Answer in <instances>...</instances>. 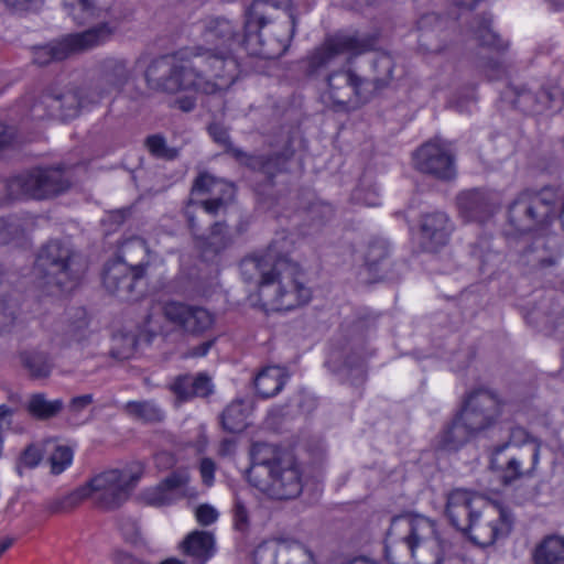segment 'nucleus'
Listing matches in <instances>:
<instances>
[{
    "label": "nucleus",
    "mask_w": 564,
    "mask_h": 564,
    "mask_svg": "<svg viewBox=\"0 0 564 564\" xmlns=\"http://www.w3.org/2000/svg\"><path fill=\"white\" fill-rule=\"evenodd\" d=\"M55 47H56V44H52V45H47V46L37 48L35 52V55H34V62L36 64H39L40 66H44V65H47L52 61H62L63 58H57V57L53 56L51 53L42 52V51L55 48Z\"/></svg>",
    "instance_id": "57"
},
{
    "label": "nucleus",
    "mask_w": 564,
    "mask_h": 564,
    "mask_svg": "<svg viewBox=\"0 0 564 564\" xmlns=\"http://www.w3.org/2000/svg\"><path fill=\"white\" fill-rule=\"evenodd\" d=\"M491 462V467L499 474L502 485L510 486L522 479H531L538 474V466L541 457V442L534 441L533 444L523 449L511 451L505 462Z\"/></svg>",
    "instance_id": "16"
},
{
    "label": "nucleus",
    "mask_w": 564,
    "mask_h": 564,
    "mask_svg": "<svg viewBox=\"0 0 564 564\" xmlns=\"http://www.w3.org/2000/svg\"><path fill=\"white\" fill-rule=\"evenodd\" d=\"M0 4L13 14H26L37 11L43 0H0Z\"/></svg>",
    "instance_id": "46"
},
{
    "label": "nucleus",
    "mask_w": 564,
    "mask_h": 564,
    "mask_svg": "<svg viewBox=\"0 0 564 564\" xmlns=\"http://www.w3.org/2000/svg\"><path fill=\"white\" fill-rule=\"evenodd\" d=\"M232 194V188L228 184L216 180L207 173L198 175L192 187V195H209L210 197L199 202L202 208L210 215H217V213L225 207L226 198Z\"/></svg>",
    "instance_id": "26"
},
{
    "label": "nucleus",
    "mask_w": 564,
    "mask_h": 564,
    "mask_svg": "<svg viewBox=\"0 0 564 564\" xmlns=\"http://www.w3.org/2000/svg\"><path fill=\"white\" fill-rule=\"evenodd\" d=\"M192 387H194L193 393L196 398H206L214 391L212 379L206 373L192 376Z\"/></svg>",
    "instance_id": "48"
},
{
    "label": "nucleus",
    "mask_w": 564,
    "mask_h": 564,
    "mask_svg": "<svg viewBox=\"0 0 564 564\" xmlns=\"http://www.w3.org/2000/svg\"><path fill=\"white\" fill-rule=\"evenodd\" d=\"M41 458H42V452L35 445H29L21 455L22 464L30 468L37 466Z\"/></svg>",
    "instance_id": "52"
},
{
    "label": "nucleus",
    "mask_w": 564,
    "mask_h": 564,
    "mask_svg": "<svg viewBox=\"0 0 564 564\" xmlns=\"http://www.w3.org/2000/svg\"><path fill=\"white\" fill-rule=\"evenodd\" d=\"M486 72L490 79H498L506 74V67L501 62L489 61L486 65Z\"/></svg>",
    "instance_id": "58"
},
{
    "label": "nucleus",
    "mask_w": 564,
    "mask_h": 564,
    "mask_svg": "<svg viewBox=\"0 0 564 564\" xmlns=\"http://www.w3.org/2000/svg\"><path fill=\"white\" fill-rule=\"evenodd\" d=\"M245 403L241 400L232 401L221 413V425L230 433H238L247 426Z\"/></svg>",
    "instance_id": "41"
},
{
    "label": "nucleus",
    "mask_w": 564,
    "mask_h": 564,
    "mask_svg": "<svg viewBox=\"0 0 564 564\" xmlns=\"http://www.w3.org/2000/svg\"><path fill=\"white\" fill-rule=\"evenodd\" d=\"M286 379L288 376L283 368L271 366L257 375L254 387L261 398L268 399L276 395L283 389Z\"/></svg>",
    "instance_id": "32"
},
{
    "label": "nucleus",
    "mask_w": 564,
    "mask_h": 564,
    "mask_svg": "<svg viewBox=\"0 0 564 564\" xmlns=\"http://www.w3.org/2000/svg\"><path fill=\"white\" fill-rule=\"evenodd\" d=\"M189 475L185 470H176L165 477L156 487L145 492L150 505H170L188 495Z\"/></svg>",
    "instance_id": "25"
},
{
    "label": "nucleus",
    "mask_w": 564,
    "mask_h": 564,
    "mask_svg": "<svg viewBox=\"0 0 564 564\" xmlns=\"http://www.w3.org/2000/svg\"><path fill=\"white\" fill-rule=\"evenodd\" d=\"M199 239L200 247L206 253L212 252L217 254L231 243L227 225L224 223H215L212 227L210 234L207 237H202Z\"/></svg>",
    "instance_id": "40"
},
{
    "label": "nucleus",
    "mask_w": 564,
    "mask_h": 564,
    "mask_svg": "<svg viewBox=\"0 0 564 564\" xmlns=\"http://www.w3.org/2000/svg\"><path fill=\"white\" fill-rule=\"evenodd\" d=\"M389 245L384 239L375 238L368 242L364 259L365 269L375 279L380 278L389 260Z\"/></svg>",
    "instance_id": "34"
},
{
    "label": "nucleus",
    "mask_w": 564,
    "mask_h": 564,
    "mask_svg": "<svg viewBox=\"0 0 564 564\" xmlns=\"http://www.w3.org/2000/svg\"><path fill=\"white\" fill-rule=\"evenodd\" d=\"M145 145L151 153L156 159H162L166 161L175 160L180 150L177 148H171L166 144L164 137L161 134H153L147 138Z\"/></svg>",
    "instance_id": "42"
},
{
    "label": "nucleus",
    "mask_w": 564,
    "mask_h": 564,
    "mask_svg": "<svg viewBox=\"0 0 564 564\" xmlns=\"http://www.w3.org/2000/svg\"><path fill=\"white\" fill-rule=\"evenodd\" d=\"M459 414L478 433L497 422L501 414V402L492 392L479 389L468 395Z\"/></svg>",
    "instance_id": "20"
},
{
    "label": "nucleus",
    "mask_w": 564,
    "mask_h": 564,
    "mask_svg": "<svg viewBox=\"0 0 564 564\" xmlns=\"http://www.w3.org/2000/svg\"><path fill=\"white\" fill-rule=\"evenodd\" d=\"M175 106L182 111H192L196 106V99L192 96L182 97L175 100Z\"/></svg>",
    "instance_id": "62"
},
{
    "label": "nucleus",
    "mask_w": 564,
    "mask_h": 564,
    "mask_svg": "<svg viewBox=\"0 0 564 564\" xmlns=\"http://www.w3.org/2000/svg\"><path fill=\"white\" fill-rule=\"evenodd\" d=\"M415 167L442 181L456 176L455 159L449 147L438 140L424 143L414 156Z\"/></svg>",
    "instance_id": "21"
},
{
    "label": "nucleus",
    "mask_w": 564,
    "mask_h": 564,
    "mask_svg": "<svg viewBox=\"0 0 564 564\" xmlns=\"http://www.w3.org/2000/svg\"><path fill=\"white\" fill-rule=\"evenodd\" d=\"M76 316V321L68 325L66 335L69 340L82 344L87 340L90 335L89 321L83 310H78Z\"/></svg>",
    "instance_id": "44"
},
{
    "label": "nucleus",
    "mask_w": 564,
    "mask_h": 564,
    "mask_svg": "<svg viewBox=\"0 0 564 564\" xmlns=\"http://www.w3.org/2000/svg\"><path fill=\"white\" fill-rule=\"evenodd\" d=\"M21 362L33 379L47 378L53 369V362L50 356L41 351L22 352Z\"/></svg>",
    "instance_id": "38"
},
{
    "label": "nucleus",
    "mask_w": 564,
    "mask_h": 564,
    "mask_svg": "<svg viewBox=\"0 0 564 564\" xmlns=\"http://www.w3.org/2000/svg\"><path fill=\"white\" fill-rule=\"evenodd\" d=\"M195 204L193 200H189L186 209H185V216L187 218V224H188V227L191 229V231L196 235V232L198 231V226L196 225V221H195V217L192 215L191 210H189V207Z\"/></svg>",
    "instance_id": "64"
},
{
    "label": "nucleus",
    "mask_w": 564,
    "mask_h": 564,
    "mask_svg": "<svg viewBox=\"0 0 564 564\" xmlns=\"http://www.w3.org/2000/svg\"><path fill=\"white\" fill-rule=\"evenodd\" d=\"M70 186V178L61 166L34 167L9 178L3 187L6 200L46 199Z\"/></svg>",
    "instance_id": "9"
},
{
    "label": "nucleus",
    "mask_w": 564,
    "mask_h": 564,
    "mask_svg": "<svg viewBox=\"0 0 564 564\" xmlns=\"http://www.w3.org/2000/svg\"><path fill=\"white\" fill-rule=\"evenodd\" d=\"M74 495L75 490L66 496L57 497L56 501L51 506V510L56 513L64 512L85 500V498H75Z\"/></svg>",
    "instance_id": "51"
},
{
    "label": "nucleus",
    "mask_w": 564,
    "mask_h": 564,
    "mask_svg": "<svg viewBox=\"0 0 564 564\" xmlns=\"http://www.w3.org/2000/svg\"><path fill=\"white\" fill-rule=\"evenodd\" d=\"M180 549L191 564H206L215 554V536L207 531H193L182 541Z\"/></svg>",
    "instance_id": "27"
},
{
    "label": "nucleus",
    "mask_w": 564,
    "mask_h": 564,
    "mask_svg": "<svg viewBox=\"0 0 564 564\" xmlns=\"http://www.w3.org/2000/svg\"><path fill=\"white\" fill-rule=\"evenodd\" d=\"M486 502L474 491L456 488L446 496L445 516L455 529L464 532L467 527H470V522L475 521L476 514Z\"/></svg>",
    "instance_id": "23"
},
{
    "label": "nucleus",
    "mask_w": 564,
    "mask_h": 564,
    "mask_svg": "<svg viewBox=\"0 0 564 564\" xmlns=\"http://www.w3.org/2000/svg\"><path fill=\"white\" fill-rule=\"evenodd\" d=\"M141 476L142 467L139 464L104 470L77 488L74 497L89 499L102 510H115L128 500Z\"/></svg>",
    "instance_id": "7"
},
{
    "label": "nucleus",
    "mask_w": 564,
    "mask_h": 564,
    "mask_svg": "<svg viewBox=\"0 0 564 564\" xmlns=\"http://www.w3.org/2000/svg\"><path fill=\"white\" fill-rule=\"evenodd\" d=\"M72 460L73 451L70 447L56 446L50 458L52 473L56 475L63 473L72 464Z\"/></svg>",
    "instance_id": "45"
},
{
    "label": "nucleus",
    "mask_w": 564,
    "mask_h": 564,
    "mask_svg": "<svg viewBox=\"0 0 564 564\" xmlns=\"http://www.w3.org/2000/svg\"><path fill=\"white\" fill-rule=\"evenodd\" d=\"M120 530L127 541L134 543L139 536L138 524L132 520L120 522Z\"/></svg>",
    "instance_id": "56"
},
{
    "label": "nucleus",
    "mask_w": 564,
    "mask_h": 564,
    "mask_svg": "<svg viewBox=\"0 0 564 564\" xmlns=\"http://www.w3.org/2000/svg\"><path fill=\"white\" fill-rule=\"evenodd\" d=\"M234 525L240 532H245L249 528V514L240 500H236L234 506Z\"/></svg>",
    "instance_id": "50"
},
{
    "label": "nucleus",
    "mask_w": 564,
    "mask_h": 564,
    "mask_svg": "<svg viewBox=\"0 0 564 564\" xmlns=\"http://www.w3.org/2000/svg\"><path fill=\"white\" fill-rule=\"evenodd\" d=\"M561 257V238L549 228L535 231L530 242L520 252L521 263L532 269L556 265Z\"/></svg>",
    "instance_id": "22"
},
{
    "label": "nucleus",
    "mask_w": 564,
    "mask_h": 564,
    "mask_svg": "<svg viewBox=\"0 0 564 564\" xmlns=\"http://www.w3.org/2000/svg\"><path fill=\"white\" fill-rule=\"evenodd\" d=\"M215 340H207L202 344H199L196 347L192 348L191 356L192 357H204L208 354L209 349L214 345Z\"/></svg>",
    "instance_id": "63"
},
{
    "label": "nucleus",
    "mask_w": 564,
    "mask_h": 564,
    "mask_svg": "<svg viewBox=\"0 0 564 564\" xmlns=\"http://www.w3.org/2000/svg\"><path fill=\"white\" fill-rule=\"evenodd\" d=\"M215 463L210 458H203L199 465V473L203 479V482L206 486H212L215 479Z\"/></svg>",
    "instance_id": "53"
},
{
    "label": "nucleus",
    "mask_w": 564,
    "mask_h": 564,
    "mask_svg": "<svg viewBox=\"0 0 564 564\" xmlns=\"http://www.w3.org/2000/svg\"><path fill=\"white\" fill-rule=\"evenodd\" d=\"M200 35L206 45L181 48L148 66L145 79L152 89L167 94L193 90L209 95L232 85L238 64L230 55L231 47L236 44L249 46L251 41L257 42L256 34L247 37L245 32L241 35L237 24L217 17L202 22Z\"/></svg>",
    "instance_id": "1"
},
{
    "label": "nucleus",
    "mask_w": 564,
    "mask_h": 564,
    "mask_svg": "<svg viewBox=\"0 0 564 564\" xmlns=\"http://www.w3.org/2000/svg\"><path fill=\"white\" fill-rule=\"evenodd\" d=\"M208 132L213 140L218 144L225 147L226 152L231 154L238 162L246 158V152L239 148L234 147L230 141L228 130L219 123H212L208 127Z\"/></svg>",
    "instance_id": "43"
},
{
    "label": "nucleus",
    "mask_w": 564,
    "mask_h": 564,
    "mask_svg": "<svg viewBox=\"0 0 564 564\" xmlns=\"http://www.w3.org/2000/svg\"><path fill=\"white\" fill-rule=\"evenodd\" d=\"M131 69L127 61L109 58L104 63L102 82L108 87L107 94L111 90H121L131 78Z\"/></svg>",
    "instance_id": "35"
},
{
    "label": "nucleus",
    "mask_w": 564,
    "mask_h": 564,
    "mask_svg": "<svg viewBox=\"0 0 564 564\" xmlns=\"http://www.w3.org/2000/svg\"><path fill=\"white\" fill-rule=\"evenodd\" d=\"M251 459L247 479L269 498L288 500L302 492L303 473L292 454L272 444L256 443L251 449Z\"/></svg>",
    "instance_id": "4"
},
{
    "label": "nucleus",
    "mask_w": 564,
    "mask_h": 564,
    "mask_svg": "<svg viewBox=\"0 0 564 564\" xmlns=\"http://www.w3.org/2000/svg\"><path fill=\"white\" fill-rule=\"evenodd\" d=\"M536 438L532 437L530 433L521 426H512L509 432L508 441L499 444L492 449V463L498 460L507 449L517 451L530 447Z\"/></svg>",
    "instance_id": "39"
},
{
    "label": "nucleus",
    "mask_w": 564,
    "mask_h": 564,
    "mask_svg": "<svg viewBox=\"0 0 564 564\" xmlns=\"http://www.w3.org/2000/svg\"><path fill=\"white\" fill-rule=\"evenodd\" d=\"M343 366L347 369H356L358 373L361 376V378H365V369L362 367V360L359 356L352 355L348 356L344 362Z\"/></svg>",
    "instance_id": "59"
},
{
    "label": "nucleus",
    "mask_w": 564,
    "mask_h": 564,
    "mask_svg": "<svg viewBox=\"0 0 564 564\" xmlns=\"http://www.w3.org/2000/svg\"><path fill=\"white\" fill-rule=\"evenodd\" d=\"M145 265H129L124 261L111 259L104 265L101 279L106 291L120 300H130L145 279Z\"/></svg>",
    "instance_id": "17"
},
{
    "label": "nucleus",
    "mask_w": 564,
    "mask_h": 564,
    "mask_svg": "<svg viewBox=\"0 0 564 564\" xmlns=\"http://www.w3.org/2000/svg\"><path fill=\"white\" fill-rule=\"evenodd\" d=\"M354 199L367 206H378L380 204L379 196L375 191L365 193L362 188H357L354 192Z\"/></svg>",
    "instance_id": "55"
},
{
    "label": "nucleus",
    "mask_w": 564,
    "mask_h": 564,
    "mask_svg": "<svg viewBox=\"0 0 564 564\" xmlns=\"http://www.w3.org/2000/svg\"><path fill=\"white\" fill-rule=\"evenodd\" d=\"M68 15L77 24H93L89 29L68 34L56 43L55 48L43 51L57 58H66L70 53L99 46L110 40L122 11L117 0H63Z\"/></svg>",
    "instance_id": "3"
},
{
    "label": "nucleus",
    "mask_w": 564,
    "mask_h": 564,
    "mask_svg": "<svg viewBox=\"0 0 564 564\" xmlns=\"http://www.w3.org/2000/svg\"><path fill=\"white\" fill-rule=\"evenodd\" d=\"M477 432L471 430L458 413L452 423L438 436V446L445 451H457L465 445Z\"/></svg>",
    "instance_id": "30"
},
{
    "label": "nucleus",
    "mask_w": 564,
    "mask_h": 564,
    "mask_svg": "<svg viewBox=\"0 0 564 564\" xmlns=\"http://www.w3.org/2000/svg\"><path fill=\"white\" fill-rule=\"evenodd\" d=\"M455 229L449 216L440 210L426 213L420 219L421 246L429 252H436L446 246Z\"/></svg>",
    "instance_id": "24"
},
{
    "label": "nucleus",
    "mask_w": 564,
    "mask_h": 564,
    "mask_svg": "<svg viewBox=\"0 0 564 564\" xmlns=\"http://www.w3.org/2000/svg\"><path fill=\"white\" fill-rule=\"evenodd\" d=\"M94 402L93 394H83L78 397H74L68 405V410L74 413L78 414L84 409H86L88 405H90Z\"/></svg>",
    "instance_id": "54"
},
{
    "label": "nucleus",
    "mask_w": 564,
    "mask_h": 564,
    "mask_svg": "<svg viewBox=\"0 0 564 564\" xmlns=\"http://www.w3.org/2000/svg\"><path fill=\"white\" fill-rule=\"evenodd\" d=\"M245 263L252 264L260 274L257 295L265 312L290 311L310 301L311 291L304 285L301 268L289 258L269 249Z\"/></svg>",
    "instance_id": "2"
},
{
    "label": "nucleus",
    "mask_w": 564,
    "mask_h": 564,
    "mask_svg": "<svg viewBox=\"0 0 564 564\" xmlns=\"http://www.w3.org/2000/svg\"><path fill=\"white\" fill-rule=\"evenodd\" d=\"M161 310L166 321L193 336L206 334L216 322L214 313L199 305L170 301L164 303Z\"/></svg>",
    "instance_id": "18"
},
{
    "label": "nucleus",
    "mask_w": 564,
    "mask_h": 564,
    "mask_svg": "<svg viewBox=\"0 0 564 564\" xmlns=\"http://www.w3.org/2000/svg\"><path fill=\"white\" fill-rule=\"evenodd\" d=\"M254 564H315L314 554L291 539L263 541L253 551Z\"/></svg>",
    "instance_id": "19"
},
{
    "label": "nucleus",
    "mask_w": 564,
    "mask_h": 564,
    "mask_svg": "<svg viewBox=\"0 0 564 564\" xmlns=\"http://www.w3.org/2000/svg\"><path fill=\"white\" fill-rule=\"evenodd\" d=\"M290 156L282 152L271 155H251L246 152V158L239 163L253 171L261 172L269 182H272L276 174L285 171Z\"/></svg>",
    "instance_id": "28"
},
{
    "label": "nucleus",
    "mask_w": 564,
    "mask_h": 564,
    "mask_svg": "<svg viewBox=\"0 0 564 564\" xmlns=\"http://www.w3.org/2000/svg\"><path fill=\"white\" fill-rule=\"evenodd\" d=\"M65 403L62 399L50 400L45 393H33L29 397L25 404L28 413L40 421L50 420L57 416L64 409Z\"/></svg>",
    "instance_id": "33"
},
{
    "label": "nucleus",
    "mask_w": 564,
    "mask_h": 564,
    "mask_svg": "<svg viewBox=\"0 0 564 564\" xmlns=\"http://www.w3.org/2000/svg\"><path fill=\"white\" fill-rule=\"evenodd\" d=\"M126 414L144 423H158L164 420V411L153 401H129L123 408Z\"/></svg>",
    "instance_id": "36"
},
{
    "label": "nucleus",
    "mask_w": 564,
    "mask_h": 564,
    "mask_svg": "<svg viewBox=\"0 0 564 564\" xmlns=\"http://www.w3.org/2000/svg\"><path fill=\"white\" fill-rule=\"evenodd\" d=\"M85 99L82 89L75 86L61 87L56 83L45 87L31 106V117L35 120H72L79 115Z\"/></svg>",
    "instance_id": "11"
},
{
    "label": "nucleus",
    "mask_w": 564,
    "mask_h": 564,
    "mask_svg": "<svg viewBox=\"0 0 564 564\" xmlns=\"http://www.w3.org/2000/svg\"><path fill=\"white\" fill-rule=\"evenodd\" d=\"M13 321V314L8 308L6 302L0 299V329L9 326Z\"/></svg>",
    "instance_id": "60"
},
{
    "label": "nucleus",
    "mask_w": 564,
    "mask_h": 564,
    "mask_svg": "<svg viewBox=\"0 0 564 564\" xmlns=\"http://www.w3.org/2000/svg\"><path fill=\"white\" fill-rule=\"evenodd\" d=\"M291 0H253L245 11L247 37L256 34L252 54L276 58L285 53L295 33L296 19Z\"/></svg>",
    "instance_id": "5"
},
{
    "label": "nucleus",
    "mask_w": 564,
    "mask_h": 564,
    "mask_svg": "<svg viewBox=\"0 0 564 564\" xmlns=\"http://www.w3.org/2000/svg\"><path fill=\"white\" fill-rule=\"evenodd\" d=\"M195 517L200 525L207 527L217 521L219 513L213 506L204 503L196 508Z\"/></svg>",
    "instance_id": "49"
},
{
    "label": "nucleus",
    "mask_w": 564,
    "mask_h": 564,
    "mask_svg": "<svg viewBox=\"0 0 564 564\" xmlns=\"http://www.w3.org/2000/svg\"><path fill=\"white\" fill-rule=\"evenodd\" d=\"M14 129L0 123V148L10 144L14 139Z\"/></svg>",
    "instance_id": "61"
},
{
    "label": "nucleus",
    "mask_w": 564,
    "mask_h": 564,
    "mask_svg": "<svg viewBox=\"0 0 564 564\" xmlns=\"http://www.w3.org/2000/svg\"><path fill=\"white\" fill-rule=\"evenodd\" d=\"M36 270L45 284L68 290L78 283L85 264L72 245L53 239L41 248L36 258Z\"/></svg>",
    "instance_id": "8"
},
{
    "label": "nucleus",
    "mask_w": 564,
    "mask_h": 564,
    "mask_svg": "<svg viewBox=\"0 0 564 564\" xmlns=\"http://www.w3.org/2000/svg\"><path fill=\"white\" fill-rule=\"evenodd\" d=\"M404 527L408 534L403 538L411 556L417 564H426L427 551L438 546L435 522L423 516H400L392 521V529Z\"/></svg>",
    "instance_id": "14"
},
{
    "label": "nucleus",
    "mask_w": 564,
    "mask_h": 564,
    "mask_svg": "<svg viewBox=\"0 0 564 564\" xmlns=\"http://www.w3.org/2000/svg\"><path fill=\"white\" fill-rule=\"evenodd\" d=\"M512 528L510 513L499 505L486 502L478 511L475 521L464 530V534L482 547L492 545L498 539L507 536Z\"/></svg>",
    "instance_id": "13"
},
{
    "label": "nucleus",
    "mask_w": 564,
    "mask_h": 564,
    "mask_svg": "<svg viewBox=\"0 0 564 564\" xmlns=\"http://www.w3.org/2000/svg\"><path fill=\"white\" fill-rule=\"evenodd\" d=\"M455 204L464 223L485 224L500 209L501 197L495 191L474 187L460 191Z\"/></svg>",
    "instance_id": "15"
},
{
    "label": "nucleus",
    "mask_w": 564,
    "mask_h": 564,
    "mask_svg": "<svg viewBox=\"0 0 564 564\" xmlns=\"http://www.w3.org/2000/svg\"><path fill=\"white\" fill-rule=\"evenodd\" d=\"M192 376L185 375L177 377L171 386V390L181 401H188L196 395L193 393Z\"/></svg>",
    "instance_id": "47"
},
{
    "label": "nucleus",
    "mask_w": 564,
    "mask_h": 564,
    "mask_svg": "<svg viewBox=\"0 0 564 564\" xmlns=\"http://www.w3.org/2000/svg\"><path fill=\"white\" fill-rule=\"evenodd\" d=\"M532 564H564V536L549 535L531 552Z\"/></svg>",
    "instance_id": "29"
},
{
    "label": "nucleus",
    "mask_w": 564,
    "mask_h": 564,
    "mask_svg": "<svg viewBox=\"0 0 564 564\" xmlns=\"http://www.w3.org/2000/svg\"><path fill=\"white\" fill-rule=\"evenodd\" d=\"M117 261H124L129 265H145V273L150 267V249L141 237H130L122 241L118 249Z\"/></svg>",
    "instance_id": "31"
},
{
    "label": "nucleus",
    "mask_w": 564,
    "mask_h": 564,
    "mask_svg": "<svg viewBox=\"0 0 564 564\" xmlns=\"http://www.w3.org/2000/svg\"><path fill=\"white\" fill-rule=\"evenodd\" d=\"M375 66H381L383 76L375 80L359 76L349 67L329 72L325 77L322 99L335 110L349 111L368 102L378 91L388 87L392 80L394 63L391 56H382Z\"/></svg>",
    "instance_id": "6"
},
{
    "label": "nucleus",
    "mask_w": 564,
    "mask_h": 564,
    "mask_svg": "<svg viewBox=\"0 0 564 564\" xmlns=\"http://www.w3.org/2000/svg\"><path fill=\"white\" fill-rule=\"evenodd\" d=\"M553 219V204L529 191L520 193L508 208V223L520 234L545 230Z\"/></svg>",
    "instance_id": "12"
},
{
    "label": "nucleus",
    "mask_w": 564,
    "mask_h": 564,
    "mask_svg": "<svg viewBox=\"0 0 564 564\" xmlns=\"http://www.w3.org/2000/svg\"><path fill=\"white\" fill-rule=\"evenodd\" d=\"M378 36L375 34H359L358 32L338 31L324 39L323 43L310 52L305 58V73L317 76L321 72L335 63L341 54L356 57L376 48Z\"/></svg>",
    "instance_id": "10"
},
{
    "label": "nucleus",
    "mask_w": 564,
    "mask_h": 564,
    "mask_svg": "<svg viewBox=\"0 0 564 564\" xmlns=\"http://www.w3.org/2000/svg\"><path fill=\"white\" fill-rule=\"evenodd\" d=\"M475 22L474 33L481 46L489 47L498 53L508 50L509 43L500 39L499 35L491 30L490 18L477 17Z\"/></svg>",
    "instance_id": "37"
}]
</instances>
